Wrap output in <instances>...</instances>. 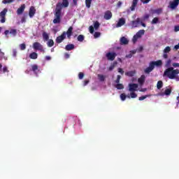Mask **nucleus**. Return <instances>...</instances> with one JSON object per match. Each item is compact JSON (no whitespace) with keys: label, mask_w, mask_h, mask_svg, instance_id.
<instances>
[{"label":"nucleus","mask_w":179,"mask_h":179,"mask_svg":"<svg viewBox=\"0 0 179 179\" xmlns=\"http://www.w3.org/2000/svg\"><path fill=\"white\" fill-rule=\"evenodd\" d=\"M62 3L59 2L56 5L55 19L53 20L54 24H58L61 23V13L62 12Z\"/></svg>","instance_id":"f257e3e1"},{"label":"nucleus","mask_w":179,"mask_h":179,"mask_svg":"<svg viewBox=\"0 0 179 179\" xmlns=\"http://www.w3.org/2000/svg\"><path fill=\"white\" fill-rule=\"evenodd\" d=\"M179 74L178 69H174L173 67H169L164 72V76H166L169 79H177V75Z\"/></svg>","instance_id":"f03ea898"},{"label":"nucleus","mask_w":179,"mask_h":179,"mask_svg":"<svg viewBox=\"0 0 179 179\" xmlns=\"http://www.w3.org/2000/svg\"><path fill=\"white\" fill-rule=\"evenodd\" d=\"M106 57L108 61H114V59H115V57H117V53L114 52H109L106 53Z\"/></svg>","instance_id":"7ed1b4c3"},{"label":"nucleus","mask_w":179,"mask_h":179,"mask_svg":"<svg viewBox=\"0 0 179 179\" xmlns=\"http://www.w3.org/2000/svg\"><path fill=\"white\" fill-rule=\"evenodd\" d=\"M65 38H66V32L64 31L61 36H59L57 37L56 38V43L57 44H61L62 41H64V40H65Z\"/></svg>","instance_id":"20e7f679"},{"label":"nucleus","mask_w":179,"mask_h":179,"mask_svg":"<svg viewBox=\"0 0 179 179\" xmlns=\"http://www.w3.org/2000/svg\"><path fill=\"white\" fill-rule=\"evenodd\" d=\"M33 48L34 50H38V51L44 52L43 45L38 42H35L33 43Z\"/></svg>","instance_id":"39448f33"},{"label":"nucleus","mask_w":179,"mask_h":179,"mask_svg":"<svg viewBox=\"0 0 179 179\" xmlns=\"http://www.w3.org/2000/svg\"><path fill=\"white\" fill-rule=\"evenodd\" d=\"M11 34V36H13V37H15V36L17 34V30L15 29H12L10 31L9 30H6L4 31V34L5 36H8V34Z\"/></svg>","instance_id":"423d86ee"},{"label":"nucleus","mask_w":179,"mask_h":179,"mask_svg":"<svg viewBox=\"0 0 179 179\" xmlns=\"http://www.w3.org/2000/svg\"><path fill=\"white\" fill-rule=\"evenodd\" d=\"M138 89V84H129V92H136Z\"/></svg>","instance_id":"0eeeda50"},{"label":"nucleus","mask_w":179,"mask_h":179,"mask_svg":"<svg viewBox=\"0 0 179 179\" xmlns=\"http://www.w3.org/2000/svg\"><path fill=\"white\" fill-rule=\"evenodd\" d=\"M179 5V0H173V1L170 2V8L171 9H176L177 6Z\"/></svg>","instance_id":"6e6552de"},{"label":"nucleus","mask_w":179,"mask_h":179,"mask_svg":"<svg viewBox=\"0 0 179 179\" xmlns=\"http://www.w3.org/2000/svg\"><path fill=\"white\" fill-rule=\"evenodd\" d=\"M103 17L106 20H110V19L113 17V13H111L110 10L106 11Z\"/></svg>","instance_id":"1a4fd4ad"},{"label":"nucleus","mask_w":179,"mask_h":179,"mask_svg":"<svg viewBox=\"0 0 179 179\" xmlns=\"http://www.w3.org/2000/svg\"><path fill=\"white\" fill-rule=\"evenodd\" d=\"M150 64L155 69V66H162V65H163V62H162V60H157L156 62H150Z\"/></svg>","instance_id":"9d476101"},{"label":"nucleus","mask_w":179,"mask_h":179,"mask_svg":"<svg viewBox=\"0 0 179 179\" xmlns=\"http://www.w3.org/2000/svg\"><path fill=\"white\" fill-rule=\"evenodd\" d=\"M120 41L121 45H127L129 43V41L125 36L121 37Z\"/></svg>","instance_id":"9b49d317"},{"label":"nucleus","mask_w":179,"mask_h":179,"mask_svg":"<svg viewBox=\"0 0 179 179\" xmlns=\"http://www.w3.org/2000/svg\"><path fill=\"white\" fill-rule=\"evenodd\" d=\"M124 24H125V18L121 17L119 19V20L116 24V27H121L124 26Z\"/></svg>","instance_id":"f8f14e48"},{"label":"nucleus","mask_w":179,"mask_h":179,"mask_svg":"<svg viewBox=\"0 0 179 179\" xmlns=\"http://www.w3.org/2000/svg\"><path fill=\"white\" fill-rule=\"evenodd\" d=\"M24 9H26V5L22 4L21 6L17 10V15H22V13L24 12Z\"/></svg>","instance_id":"ddd939ff"},{"label":"nucleus","mask_w":179,"mask_h":179,"mask_svg":"<svg viewBox=\"0 0 179 179\" xmlns=\"http://www.w3.org/2000/svg\"><path fill=\"white\" fill-rule=\"evenodd\" d=\"M29 17H33L36 15V8L34 6H31L29 11Z\"/></svg>","instance_id":"4468645a"},{"label":"nucleus","mask_w":179,"mask_h":179,"mask_svg":"<svg viewBox=\"0 0 179 179\" xmlns=\"http://www.w3.org/2000/svg\"><path fill=\"white\" fill-rule=\"evenodd\" d=\"M72 31H73V27H70L67 31L66 32V34L67 35V38H69V40H71V37L72 36Z\"/></svg>","instance_id":"2eb2a0df"},{"label":"nucleus","mask_w":179,"mask_h":179,"mask_svg":"<svg viewBox=\"0 0 179 179\" xmlns=\"http://www.w3.org/2000/svg\"><path fill=\"white\" fill-rule=\"evenodd\" d=\"M153 69H155L154 67H153V66L150 63V64H149V66L147 67V68L144 70V72H145V73L149 74V73H150V72H152V71H153Z\"/></svg>","instance_id":"dca6fc26"},{"label":"nucleus","mask_w":179,"mask_h":179,"mask_svg":"<svg viewBox=\"0 0 179 179\" xmlns=\"http://www.w3.org/2000/svg\"><path fill=\"white\" fill-rule=\"evenodd\" d=\"M72 50H75V45L73 44H68L65 47L66 51H72Z\"/></svg>","instance_id":"f3484780"},{"label":"nucleus","mask_w":179,"mask_h":179,"mask_svg":"<svg viewBox=\"0 0 179 179\" xmlns=\"http://www.w3.org/2000/svg\"><path fill=\"white\" fill-rule=\"evenodd\" d=\"M139 0H133L132 4L130 7L131 10L134 11L135 10V8H136V5H138V2Z\"/></svg>","instance_id":"a211bd4d"},{"label":"nucleus","mask_w":179,"mask_h":179,"mask_svg":"<svg viewBox=\"0 0 179 179\" xmlns=\"http://www.w3.org/2000/svg\"><path fill=\"white\" fill-rule=\"evenodd\" d=\"M38 57V55L36 52H33L29 55V58L31 59H37Z\"/></svg>","instance_id":"6ab92c4d"},{"label":"nucleus","mask_w":179,"mask_h":179,"mask_svg":"<svg viewBox=\"0 0 179 179\" xmlns=\"http://www.w3.org/2000/svg\"><path fill=\"white\" fill-rule=\"evenodd\" d=\"M32 72L35 73L37 75V71H38V66L37 64L31 65V69Z\"/></svg>","instance_id":"aec40b11"},{"label":"nucleus","mask_w":179,"mask_h":179,"mask_svg":"<svg viewBox=\"0 0 179 179\" xmlns=\"http://www.w3.org/2000/svg\"><path fill=\"white\" fill-rule=\"evenodd\" d=\"M151 12L152 13V15L157 14V15H160V13H162V8H157L156 10H151Z\"/></svg>","instance_id":"412c9836"},{"label":"nucleus","mask_w":179,"mask_h":179,"mask_svg":"<svg viewBox=\"0 0 179 179\" xmlns=\"http://www.w3.org/2000/svg\"><path fill=\"white\" fill-rule=\"evenodd\" d=\"M143 34H145V30L141 29V30H140L139 31H138V32L136 34V36L138 38H141L142 37V36H143Z\"/></svg>","instance_id":"4be33fe9"},{"label":"nucleus","mask_w":179,"mask_h":179,"mask_svg":"<svg viewBox=\"0 0 179 179\" xmlns=\"http://www.w3.org/2000/svg\"><path fill=\"white\" fill-rule=\"evenodd\" d=\"M62 6L63 8H68L69 6V1L68 0H62Z\"/></svg>","instance_id":"5701e85b"},{"label":"nucleus","mask_w":179,"mask_h":179,"mask_svg":"<svg viewBox=\"0 0 179 179\" xmlns=\"http://www.w3.org/2000/svg\"><path fill=\"white\" fill-rule=\"evenodd\" d=\"M43 38L44 41H48V40H50V36H48V34H47V32L43 33Z\"/></svg>","instance_id":"b1692460"},{"label":"nucleus","mask_w":179,"mask_h":179,"mask_svg":"<svg viewBox=\"0 0 179 179\" xmlns=\"http://www.w3.org/2000/svg\"><path fill=\"white\" fill-rule=\"evenodd\" d=\"M136 72L134 71H128L125 73L126 76H129L130 78H132V76H135Z\"/></svg>","instance_id":"393cba45"},{"label":"nucleus","mask_w":179,"mask_h":179,"mask_svg":"<svg viewBox=\"0 0 179 179\" xmlns=\"http://www.w3.org/2000/svg\"><path fill=\"white\" fill-rule=\"evenodd\" d=\"M131 93H130V96H128V99H136V97H138V94H136V93H135L134 92H131Z\"/></svg>","instance_id":"a878e982"},{"label":"nucleus","mask_w":179,"mask_h":179,"mask_svg":"<svg viewBox=\"0 0 179 179\" xmlns=\"http://www.w3.org/2000/svg\"><path fill=\"white\" fill-rule=\"evenodd\" d=\"M138 82L140 85H143V83H145V76H141V77L138 78Z\"/></svg>","instance_id":"bb28decb"},{"label":"nucleus","mask_w":179,"mask_h":179,"mask_svg":"<svg viewBox=\"0 0 179 179\" xmlns=\"http://www.w3.org/2000/svg\"><path fill=\"white\" fill-rule=\"evenodd\" d=\"M97 76L100 82H104V80H106V76H104L103 75L98 74Z\"/></svg>","instance_id":"cd10ccee"},{"label":"nucleus","mask_w":179,"mask_h":179,"mask_svg":"<svg viewBox=\"0 0 179 179\" xmlns=\"http://www.w3.org/2000/svg\"><path fill=\"white\" fill-rule=\"evenodd\" d=\"M163 87V81L159 80L157 83V88L160 90Z\"/></svg>","instance_id":"c85d7f7f"},{"label":"nucleus","mask_w":179,"mask_h":179,"mask_svg":"<svg viewBox=\"0 0 179 179\" xmlns=\"http://www.w3.org/2000/svg\"><path fill=\"white\" fill-rule=\"evenodd\" d=\"M93 0H85L86 7L89 9L92 6V2Z\"/></svg>","instance_id":"c756f323"},{"label":"nucleus","mask_w":179,"mask_h":179,"mask_svg":"<svg viewBox=\"0 0 179 179\" xmlns=\"http://www.w3.org/2000/svg\"><path fill=\"white\" fill-rule=\"evenodd\" d=\"M117 64H118L117 62H114L108 68V71H113L117 66Z\"/></svg>","instance_id":"7c9ffc66"},{"label":"nucleus","mask_w":179,"mask_h":179,"mask_svg":"<svg viewBox=\"0 0 179 179\" xmlns=\"http://www.w3.org/2000/svg\"><path fill=\"white\" fill-rule=\"evenodd\" d=\"M139 18H137L136 20L132 21V26H134V27H138V24H139Z\"/></svg>","instance_id":"2f4dec72"},{"label":"nucleus","mask_w":179,"mask_h":179,"mask_svg":"<svg viewBox=\"0 0 179 179\" xmlns=\"http://www.w3.org/2000/svg\"><path fill=\"white\" fill-rule=\"evenodd\" d=\"M115 87L117 90H122V89H124V85L119 83L115 85Z\"/></svg>","instance_id":"473e14b6"},{"label":"nucleus","mask_w":179,"mask_h":179,"mask_svg":"<svg viewBox=\"0 0 179 179\" xmlns=\"http://www.w3.org/2000/svg\"><path fill=\"white\" fill-rule=\"evenodd\" d=\"M7 13H8V9L4 8V9L0 13V16L6 17Z\"/></svg>","instance_id":"72a5a7b5"},{"label":"nucleus","mask_w":179,"mask_h":179,"mask_svg":"<svg viewBox=\"0 0 179 179\" xmlns=\"http://www.w3.org/2000/svg\"><path fill=\"white\" fill-rule=\"evenodd\" d=\"M171 51V48L170 46H167L164 50V54H167Z\"/></svg>","instance_id":"f704fd0d"},{"label":"nucleus","mask_w":179,"mask_h":179,"mask_svg":"<svg viewBox=\"0 0 179 179\" xmlns=\"http://www.w3.org/2000/svg\"><path fill=\"white\" fill-rule=\"evenodd\" d=\"M48 47H53L54 46V41L52 39H50L48 43Z\"/></svg>","instance_id":"c9c22d12"},{"label":"nucleus","mask_w":179,"mask_h":179,"mask_svg":"<svg viewBox=\"0 0 179 179\" xmlns=\"http://www.w3.org/2000/svg\"><path fill=\"white\" fill-rule=\"evenodd\" d=\"M94 27L95 30H98L99 27H100V23L98 21H96L94 23Z\"/></svg>","instance_id":"e433bc0d"},{"label":"nucleus","mask_w":179,"mask_h":179,"mask_svg":"<svg viewBox=\"0 0 179 179\" xmlns=\"http://www.w3.org/2000/svg\"><path fill=\"white\" fill-rule=\"evenodd\" d=\"M78 41H80V43H82V41H83V40H85V36L83 35H79L77 38Z\"/></svg>","instance_id":"4c0bfd02"},{"label":"nucleus","mask_w":179,"mask_h":179,"mask_svg":"<svg viewBox=\"0 0 179 179\" xmlns=\"http://www.w3.org/2000/svg\"><path fill=\"white\" fill-rule=\"evenodd\" d=\"M164 94L166 96H170V94H171V89H166V90H165Z\"/></svg>","instance_id":"58836bf2"},{"label":"nucleus","mask_w":179,"mask_h":179,"mask_svg":"<svg viewBox=\"0 0 179 179\" xmlns=\"http://www.w3.org/2000/svg\"><path fill=\"white\" fill-rule=\"evenodd\" d=\"M151 23H152V24H156L159 23V18L157 17L153 18Z\"/></svg>","instance_id":"ea45409f"},{"label":"nucleus","mask_w":179,"mask_h":179,"mask_svg":"<svg viewBox=\"0 0 179 179\" xmlns=\"http://www.w3.org/2000/svg\"><path fill=\"white\" fill-rule=\"evenodd\" d=\"M170 65H171V59H169L166 62L165 66L166 68H170Z\"/></svg>","instance_id":"a19ab883"},{"label":"nucleus","mask_w":179,"mask_h":179,"mask_svg":"<svg viewBox=\"0 0 179 179\" xmlns=\"http://www.w3.org/2000/svg\"><path fill=\"white\" fill-rule=\"evenodd\" d=\"M120 99L122 101H125L126 99H127V95L124 93L120 94Z\"/></svg>","instance_id":"79ce46f5"},{"label":"nucleus","mask_w":179,"mask_h":179,"mask_svg":"<svg viewBox=\"0 0 179 179\" xmlns=\"http://www.w3.org/2000/svg\"><path fill=\"white\" fill-rule=\"evenodd\" d=\"M5 58V52H2V50L0 49V61H2Z\"/></svg>","instance_id":"37998d69"},{"label":"nucleus","mask_w":179,"mask_h":179,"mask_svg":"<svg viewBox=\"0 0 179 179\" xmlns=\"http://www.w3.org/2000/svg\"><path fill=\"white\" fill-rule=\"evenodd\" d=\"M20 48L22 51H24V50H26V44L25 43L20 44Z\"/></svg>","instance_id":"c03bdc74"},{"label":"nucleus","mask_w":179,"mask_h":179,"mask_svg":"<svg viewBox=\"0 0 179 179\" xmlns=\"http://www.w3.org/2000/svg\"><path fill=\"white\" fill-rule=\"evenodd\" d=\"M8 72H9V70L8 69V66H4L3 67V73H8Z\"/></svg>","instance_id":"a18cd8bd"},{"label":"nucleus","mask_w":179,"mask_h":179,"mask_svg":"<svg viewBox=\"0 0 179 179\" xmlns=\"http://www.w3.org/2000/svg\"><path fill=\"white\" fill-rule=\"evenodd\" d=\"M120 80H121V76L117 75V79L115 80V83L118 85L120 83Z\"/></svg>","instance_id":"49530a36"},{"label":"nucleus","mask_w":179,"mask_h":179,"mask_svg":"<svg viewBox=\"0 0 179 179\" xmlns=\"http://www.w3.org/2000/svg\"><path fill=\"white\" fill-rule=\"evenodd\" d=\"M84 77H85V73H82V72H80V73H78V78H79L80 80L83 79Z\"/></svg>","instance_id":"de8ad7c7"},{"label":"nucleus","mask_w":179,"mask_h":179,"mask_svg":"<svg viewBox=\"0 0 179 179\" xmlns=\"http://www.w3.org/2000/svg\"><path fill=\"white\" fill-rule=\"evenodd\" d=\"M101 34L100 32H95L94 34V38H99V37H100Z\"/></svg>","instance_id":"09e8293b"},{"label":"nucleus","mask_w":179,"mask_h":179,"mask_svg":"<svg viewBox=\"0 0 179 179\" xmlns=\"http://www.w3.org/2000/svg\"><path fill=\"white\" fill-rule=\"evenodd\" d=\"M147 97H149V95L142 96L138 98V100L140 101H142L143 100H145Z\"/></svg>","instance_id":"8fccbe9b"},{"label":"nucleus","mask_w":179,"mask_h":179,"mask_svg":"<svg viewBox=\"0 0 179 179\" xmlns=\"http://www.w3.org/2000/svg\"><path fill=\"white\" fill-rule=\"evenodd\" d=\"M0 18H1V20H0L1 23H5L6 20V17L0 16Z\"/></svg>","instance_id":"3c124183"},{"label":"nucleus","mask_w":179,"mask_h":179,"mask_svg":"<svg viewBox=\"0 0 179 179\" xmlns=\"http://www.w3.org/2000/svg\"><path fill=\"white\" fill-rule=\"evenodd\" d=\"M89 29H90V33L91 34H93V33H94V27L93 26H90Z\"/></svg>","instance_id":"603ef678"},{"label":"nucleus","mask_w":179,"mask_h":179,"mask_svg":"<svg viewBox=\"0 0 179 179\" xmlns=\"http://www.w3.org/2000/svg\"><path fill=\"white\" fill-rule=\"evenodd\" d=\"M138 38H139L136 35H134L132 39L133 43H136L138 41Z\"/></svg>","instance_id":"864d4df0"},{"label":"nucleus","mask_w":179,"mask_h":179,"mask_svg":"<svg viewBox=\"0 0 179 179\" xmlns=\"http://www.w3.org/2000/svg\"><path fill=\"white\" fill-rule=\"evenodd\" d=\"M17 55V50L16 49L13 50V57H16Z\"/></svg>","instance_id":"5fc2aeb1"},{"label":"nucleus","mask_w":179,"mask_h":179,"mask_svg":"<svg viewBox=\"0 0 179 179\" xmlns=\"http://www.w3.org/2000/svg\"><path fill=\"white\" fill-rule=\"evenodd\" d=\"M90 82V81L89 80H84L83 86H87V85H89Z\"/></svg>","instance_id":"6e6d98bb"},{"label":"nucleus","mask_w":179,"mask_h":179,"mask_svg":"<svg viewBox=\"0 0 179 179\" xmlns=\"http://www.w3.org/2000/svg\"><path fill=\"white\" fill-rule=\"evenodd\" d=\"M174 31H176V32L179 31V24L175 26Z\"/></svg>","instance_id":"4d7b16f0"},{"label":"nucleus","mask_w":179,"mask_h":179,"mask_svg":"<svg viewBox=\"0 0 179 179\" xmlns=\"http://www.w3.org/2000/svg\"><path fill=\"white\" fill-rule=\"evenodd\" d=\"M172 66L174 68H179V63H173Z\"/></svg>","instance_id":"13d9d810"},{"label":"nucleus","mask_w":179,"mask_h":179,"mask_svg":"<svg viewBox=\"0 0 179 179\" xmlns=\"http://www.w3.org/2000/svg\"><path fill=\"white\" fill-rule=\"evenodd\" d=\"M118 72H119V73H121V75H124V70H122V69L119 68Z\"/></svg>","instance_id":"bf43d9fd"},{"label":"nucleus","mask_w":179,"mask_h":179,"mask_svg":"<svg viewBox=\"0 0 179 179\" xmlns=\"http://www.w3.org/2000/svg\"><path fill=\"white\" fill-rule=\"evenodd\" d=\"M151 0H141L143 3H149Z\"/></svg>","instance_id":"052dcab7"},{"label":"nucleus","mask_w":179,"mask_h":179,"mask_svg":"<svg viewBox=\"0 0 179 179\" xmlns=\"http://www.w3.org/2000/svg\"><path fill=\"white\" fill-rule=\"evenodd\" d=\"M163 58H164V59H167L169 58V55H167V53H164Z\"/></svg>","instance_id":"680f3d73"},{"label":"nucleus","mask_w":179,"mask_h":179,"mask_svg":"<svg viewBox=\"0 0 179 179\" xmlns=\"http://www.w3.org/2000/svg\"><path fill=\"white\" fill-rule=\"evenodd\" d=\"M126 58H132V53L126 55Z\"/></svg>","instance_id":"e2e57ef3"},{"label":"nucleus","mask_w":179,"mask_h":179,"mask_svg":"<svg viewBox=\"0 0 179 179\" xmlns=\"http://www.w3.org/2000/svg\"><path fill=\"white\" fill-rule=\"evenodd\" d=\"M78 0H73V5H75V6H76V5H78Z\"/></svg>","instance_id":"0e129e2a"},{"label":"nucleus","mask_w":179,"mask_h":179,"mask_svg":"<svg viewBox=\"0 0 179 179\" xmlns=\"http://www.w3.org/2000/svg\"><path fill=\"white\" fill-rule=\"evenodd\" d=\"M64 57H65V58H66V59H68V58H69L70 55H69V54H68V53H65V54H64Z\"/></svg>","instance_id":"69168bd1"},{"label":"nucleus","mask_w":179,"mask_h":179,"mask_svg":"<svg viewBox=\"0 0 179 179\" xmlns=\"http://www.w3.org/2000/svg\"><path fill=\"white\" fill-rule=\"evenodd\" d=\"M174 48H175V50H179V43H178V45H176L174 46Z\"/></svg>","instance_id":"338daca9"},{"label":"nucleus","mask_w":179,"mask_h":179,"mask_svg":"<svg viewBox=\"0 0 179 179\" xmlns=\"http://www.w3.org/2000/svg\"><path fill=\"white\" fill-rule=\"evenodd\" d=\"M149 17H150V15H149L148 14H146V15L144 16V19H145V20H147V19L149 18Z\"/></svg>","instance_id":"774afa93"}]
</instances>
